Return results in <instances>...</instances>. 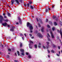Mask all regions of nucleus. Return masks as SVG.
<instances>
[{"label":"nucleus","mask_w":62,"mask_h":62,"mask_svg":"<svg viewBox=\"0 0 62 62\" xmlns=\"http://www.w3.org/2000/svg\"><path fill=\"white\" fill-rule=\"evenodd\" d=\"M47 44V45L46 46V49H48V47H49V43L48 42H46Z\"/></svg>","instance_id":"obj_4"},{"label":"nucleus","mask_w":62,"mask_h":62,"mask_svg":"<svg viewBox=\"0 0 62 62\" xmlns=\"http://www.w3.org/2000/svg\"><path fill=\"white\" fill-rule=\"evenodd\" d=\"M59 54H60V51H59Z\"/></svg>","instance_id":"obj_61"},{"label":"nucleus","mask_w":62,"mask_h":62,"mask_svg":"<svg viewBox=\"0 0 62 62\" xmlns=\"http://www.w3.org/2000/svg\"><path fill=\"white\" fill-rule=\"evenodd\" d=\"M16 24H19V23L18 22H17L16 23Z\"/></svg>","instance_id":"obj_49"},{"label":"nucleus","mask_w":62,"mask_h":62,"mask_svg":"<svg viewBox=\"0 0 62 62\" xmlns=\"http://www.w3.org/2000/svg\"><path fill=\"white\" fill-rule=\"evenodd\" d=\"M49 23H50V24H52V22H50V21H49Z\"/></svg>","instance_id":"obj_32"},{"label":"nucleus","mask_w":62,"mask_h":62,"mask_svg":"<svg viewBox=\"0 0 62 62\" xmlns=\"http://www.w3.org/2000/svg\"><path fill=\"white\" fill-rule=\"evenodd\" d=\"M25 36V37H26V34H25V33H24V34Z\"/></svg>","instance_id":"obj_53"},{"label":"nucleus","mask_w":62,"mask_h":62,"mask_svg":"<svg viewBox=\"0 0 62 62\" xmlns=\"http://www.w3.org/2000/svg\"><path fill=\"white\" fill-rule=\"evenodd\" d=\"M29 4H31L32 3V2L31 1H30L29 2Z\"/></svg>","instance_id":"obj_46"},{"label":"nucleus","mask_w":62,"mask_h":62,"mask_svg":"<svg viewBox=\"0 0 62 62\" xmlns=\"http://www.w3.org/2000/svg\"><path fill=\"white\" fill-rule=\"evenodd\" d=\"M16 2L17 3V4L18 5H19V1L18 0H15Z\"/></svg>","instance_id":"obj_7"},{"label":"nucleus","mask_w":62,"mask_h":62,"mask_svg":"<svg viewBox=\"0 0 62 62\" xmlns=\"http://www.w3.org/2000/svg\"><path fill=\"white\" fill-rule=\"evenodd\" d=\"M2 20H0V23H2Z\"/></svg>","instance_id":"obj_42"},{"label":"nucleus","mask_w":62,"mask_h":62,"mask_svg":"<svg viewBox=\"0 0 62 62\" xmlns=\"http://www.w3.org/2000/svg\"><path fill=\"white\" fill-rule=\"evenodd\" d=\"M54 29H55L54 28V27L52 28V30H53V31H54Z\"/></svg>","instance_id":"obj_27"},{"label":"nucleus","mask_w":62,"mask_h":62,"mask_svg":"<svg viewBox=\"0 0 62 62\" xmlns=\"http://www.w3.org/2000/svg\"><path fill=\"white\" fill-rule=\"evenodd\" d=\"M29 54H28V53H27V52L26 53V55H28Z\"/></svg>","instance_id":"obj_45"},{"label":"nucleus","mask_w":62,"mask_h":62,"mask_svg":"<svg viewBox=\"0 0 62 62\" xmlns=\"http://www.w3.org/2000/svg\"><path fill=\"white\" fill-rule=\"evenodd\" d=\"M24 5L25 7H26V5L24 4Z\"/></svg>","instance_id":"obj_63"},{"label":"nucleus","mask_w":62,"mask_h":62,"mask_svg":"<svg viewBox=\"0 0 62 62\" xmlns=\"http://www.w3.org/2000/svg\"><path fill=\"white\" fill-rule=\"evenodd\" d=\"M30 7L32 9H34V7L32 6H31Z\"/></svg>","instance_id":"obj_14"},{"label":"nucleus","mask_w":62,"mask_h":62,"mask_svg":"<svg viewBox=\"0 0 62 62\" xmlns=\"http://www.w3.org/2000/svg\"><path fill=\"white\" fill-rule=\"evenodd\" d=\"M48 9H49V10H50V8H48Z\"/></svg>","instance_id":"obj_59"},{"label":"nucleus","mask_w":62,"mask_h":62,"mask_svg":"<svg viewBox=\"0 0 62 62\" xmlns=\"http://www.w3.org/2000/svg\"><path fill=\"white\" fill-rule=\"evenodd\" d=\"M47 28H50V26H49V25H47Z\"/></svg>","instance_id":"obj_25"},{"label":"nucleus","mask_w":62,"mask_h":62,"mask_svg":"<svg viewBox=\"0 0 62 62\" xmlns=\"http://www.w3.org/2000/svg\"><path fill=\"white\" fill-rule=\"evenodd\" d=\"M37 36L40 38H42V35H41V34L40 33H38L37 34Z\"/></svg>","instance_id":"obj_3"},{"label":"nucleus","mask_w":62,"mask_h":62,"mask_svg":"<svg viewBox=\"0 0 62 62\" xmlns=\"http://www.w3.org/2000/svg\"><path fill=\"white\" fill-rule=\"evenodd\" d=\"M47 38H50V35L48 33H47Z\"/></svg>","instance_id":"obj_9"},{"label":"nucleus","mask_w":62,"mask_h":62,"mask_svg":"<svg viewBox=\"0 0 62 62\" xmlns=\"http://www.w3.org/2000/svg\"><path fill=\"white\" fill-rule=\"evenodd\" d=\"M18 19L19 20V23H22V22H21V19H20V18H19Z\"/></svg>","instance_id":"obj_15"},{"label":"nucleus","mask_w":62,"mask_h":62,"mask_svg":"<svg viewBox=\"0 0 62 62\" xmlns=\"http://www.w3.org/2000/svg\"><path fill=\"white\" fill-rule=\"evenodd\" d=\"M20 51L21 53H21V54L22 55H23H23H24V50L22 49H20Z\"/></svg>","instance_id":"obj_2"},{"label":"nucleus","mask_w":62,"mask_h":62,"mask_svg":"<svg viewBox=\"0 0 62 62\" xmlns=\"http://www.w3.org/2000/svg\"><path fill=\"white\" fill-rule=\"evenodd\" d=\"M38 24L39 26V27H40V24H39L38 23Z\"/></svg>","instance_id":"obj_47"},{"label":"nucleus","mask_w":62,"mask_h":62,"mask_svg":"<svg viewBox=\"0 0 62 62\" xmlns=\"http://www.w3.org/2000/svg\"><path fill=\"white\" fill-rule=\"evenodd\" d=\"M45 12H48V9H46Z\"/></svg>","instance_id":"obj_26"},{"label":"nucleus","mask_w":62,"mask_h":62,"mask_svg":"<svg viewBox=\"0 0 62 62\" xmlns=\"http://www.w3.org/2000/svg\"><path fill=\"white\" fill-rule=\"evenodd\" d=\"M48 40L49 41H50V39L48 38Z\"/></svg>","instance_id":"obj_57"},{"label":"nucleus","mask_w":62,"mask_h":62,"mask_svg":"<svg viewBox=\"0 0 62 62\" xmlns=\"http://www.w3.org/2000/svg\"><path fill=\"white\" fill-rule=\"evenodd\" d=\"M4 18H5V19H7V16H4Z\"/></svg>","instance_id":"obj_21"},{"label":"nucleus","mask_w":62,"mask_h":62,"mask_svg":"<svg viewBox=\"0 0 62 62\" xmlns=\"http://www.w3.org/2000/svg\"><path fill=\"white\" fill-rule=\"evenodd\" d=\"M29 35H30V37H31L32 36V34H30Z\"/></svg>","instance_id":"obj_51"},{"label":"nucleus","mask_w":62,"mask_h":62,"mask_svg":"<svg viewBox=\"0 0 62 62\" xmlns=\"http://www.w3.org/2000/svg\"><path fill=\"white\" fill-rule=\"evenodd\" d=\"M22 39L23 40H24V38H23V37H22Z\"/></svg>","instance_id":"obj_56"},{"label":"nucleus","mask_w":62,"mask_h":62,"mask_svg":"<svg viewBox=\"0 0 62 62\" xmlns=\"http://www.w3.org/2000/svg\"><path fill=\"white\" fill-rule=\"evenodd\" d=\"M55 17H56L55 16H53V19H55Z\"/></svg>","instance_id":"obj_22"},{"label":"nucleus","mask_w":62,"mask_h":62,"mask_svg":"<svg viewBox=\"0 0 62 62\" xmlns=\"http://www.w3.org/2000/svg\"><path fill=\"white\" fill-rule=\"evenodd\" d=\"M41 32H43L44 31V30H43V27L41 28Z\"/></svg>","instance_id":"obj_8"},{"label":"nucleus","mask_w":62,"mask_h":62,"mask_svg":"<svg viewBox=\"0 0 62 62\" xmlns=\"http://www.w3.org/2000/svg\"><path fill=\"white\" fill-rule=\"evenodd\" d=\"M43 49H46V47H45V46H43Z\"/></svg>","instance_id":"obj_30"},{"label":"nucleus","mask_w":62,"mask_h":62,"mask_svg":"<svg viewBox=\"0 0 62 62\" xmlns=\"http://www.w3.org/2000/svg\"><path fill=\"white\" fill-rule=\"evenodd\" d=\"M60 43H61V45H62V42H61V40H60Z\"/></svg>","instance_id":"obj_52"},{"label":"nucleus","mask_w":62,"mask_h":62,"mask_svg":"<svg viewBox=\"0 0 62 62\" xmlns=\"http://www.w3.org/2000/svg\"><path fill=\"white\" fill-rule=\"evenodd\" d=\"M51 52H52V53H54V51H53V50H52L51 51Z\"/></svg>","instance_id":"obj_29"},{"label":"nucleus","mask_w":62,"mask_h":62,"mask_svg":"<svg viewBox=\"0 0 62 62\" xmlns=\"http://www.w3.org/2000/svg\"><path fill=\"white\" fill-rule=\"evenodd\" d=\"M36 20H37V22H38V18H36Z\"/></svg>","instance_id":"obj_54"},{"label":"nucleus","mask_w":62,"mask_h":62,"mask_svg":"<svg viewBox=\"0 0 62 62\" xmlns=\"http://www.w3.org/2000/svg\"><path fill=\"white\" fill-rule=\"evenodd\" d=\"M17 54L18 55V56H19L20 55V54L19 53V52L18 51H17Z\"/></svg>","instance_id":"obj_20"},{"label":"nucleus","mask_w":62,"mask_h":62,"mask_svg":"<svg viewBox=\"0 0 62 62\" xmlns=\"http://www.w3.org/2000/svg\"><path fill=\"white\" fill-rule=\"evenodd\" d=\"M60 34L61 36V37L62 39V32H61V30H60Z\"/></svg>","instance_id":"obj_10"},{"label":"nucleus","mask_w":62,"mask_h":62,"mask_svg":"<svg viewBox=\"0 0 62 62\" xmlns=\"http://www.w3.org/2000/svg\"><path fill=\"white\" fill-rule=\"evenodd\" d=\"M27 5L28 7H29V4H27Z\"/></svg>","instance_id":"obj_36"},{"label":"nucleus","mask_w":62,"mask_h":62,"mask_svg":"<svg viewBox=\"0 0 62 62\" xmlns=\"http://www.w3.org/2000/svg\"><path fill=\"white\" fill-rule=\"evenodd\" d=\"M2 25H3V26H6L7 25V23H3L2 24Z\"/></svg>","instance_id":"obj_6"},{"label":"nucleus","mask_w":62,"mask_h":62,"mask_svg":"<svg viewBox=\"0 0 62 62\" xmlns=\"http://www.w3.org/2000/svg\"><path fill=\"white\" fill-rule=\"evenodd\" d=\"M58 49H60V46H58Z\"/></svg>","instance_id":"obj_34"},{"label":"nucleus","mask_w":62,"mask_h":62,"mask_svg":"<svg viewBox=\"0 0 62 62\" xmlns=\"http://www.w3.org/2000/svg\"><path fill=\"white\" fill-rule=\"evenodd\" d=\"M14 0H11V2L12 3V4H13V3H14Z\"/></svg>","instance_id":"obj_13"},{"label":"nucleus","mask_w":62,"mask_h":62,"mask_svg":"<svg viewBox=\"0 0 62 62\" xmlns=\"http://www.w3.org/2000/svg\"><path fill=\"white\" fill-rule=\"evenodd\" d=\"M28 57L29 58H31V56H30V55H29V56Z\"/></svg>","instance_id":"obj_39"},{"label":"nucleus","mask_w":62,"mask_h":62,"mask_svg":"<svg viewBox=\"0 0 62 62\" xmlns=\"http://www.w3.org/2000/svg\"><path fill=\"white\" fill-rule=\"evenodd\" d=\"M0 19H3V16H0Z\"/></svg>","instance_id":"obj_17"},{"label":"nucleus","mask_w":62,"mask_h":62,"mask_svg":"<svg viewBox=\"0 0 62 62\" xmlns=\"http://www.w3.org/2000/svg\"><path fill=\"white\" fill-rule=\"evenodd\" d=\"M60 24L61 25H62V22H61Z\"/></svg>","instance_id":"obj_41"},{"label":"nucleus","mask_w":62,"mask_h":62,"mask_svg":"<svg viewBox=\"0 0 62 62\" xmlns=\"http://www.w3.org/2000/svg\"><path fill=\"white\" fill-rule=\"evenodd\" d=\"M48 22V19H46V22Z\"/></svg>","instance_id":"obj_37"},{"label":"nucleus","mask_w":62,"mask_h":62,"mask_svg":"<svg viewBox=\"0 0 62 62\" xmlns=\"http://www.w3.org/2000/svg\"><path fill=\"white\" fill-rule=\"evenodd\" d=\"M31 38L32 39H33V38H34V37H31Z\"/></svg>","instance_id":"obj_58"},{"label":"nucleus","mask_w":62,"mask_h":62,"mask_svg":"<svg viewBox=\"0 0 62 62\" xmlns=\"http://www.w3.org/2000/svg\"><path fill=\"white\" fill-rule=\"evenodd\" d=\"M22 43H20V47H22Z\"/></svg>","instance_id":"obj_18"},{"label":"nucleus","mask_w":62,"mask_h":62,"mask_svg":"<svg viewBox=\"0 0 62 62\" xmlns=\"http://www.w3.org/2000/svg\"><path fill=\"white\" fill-rule=\"evenodd\" d=\"M3 15H4V16H5V15L6 14H5V13H3Z\"/></svg>","instance_id":"obj_50"},{"label":"nucleus","mask_w":62,"mask_h":62,"mask_svg":"<svg viewBox=\"0 0 62 62\" xmlns=\"http://www.w3.org/2000/svg\"><path fill=\"white\" fill-rule=\"evenodd\" d=\"M7 25L8 26V27H9L10 26H9V25H8V24H7Z\"/></svg>","instance_id":"obj_44"},{"label":"nucleus","mask_w":62,"mask_h":62,"mask_svg":"<svg viewBox=\"0 0 62 62\" xmlns=\"http://www.w3.org/2000/svg\"><path fill=\"white\" fill-rule=\"evenodd\" d=\"M56 55H57V56H59V55L58 54H56Z\"/></svg>","instance_id":"obj_43"},{"label":"nucleus","mask_w":62,"mask_h":62,"mask_svg":"<svg viewBox=\"0 0 62 62\" xmlns=\"http://www.w3.org/2000/svg\"><path fill=\"white\" fill-rule=\"evenodd\" d=\"M8 19H6L5 20V22H8Z\"/></svg>","instance_id":"obj_35"},{"label":"nucleus","mask_w":62,"mask_h":62,"mask_svg":"<svg viewBox=\"0 0 62 62\" xmlns=\"http://www.w3.org/2000/svg\"><path fill=\"white\" fill-rule=\"evenodd\" d=\"M48 57H50V56L49 55H48Z\"/></svg>","instance_id":"obj_62"},{"label":"nucleus","mask_w":62,"mask_h":62,"mask_svg":"<svg viewBox=\"0 0 62 62\" xmlns=\"http://www.w3.org/2000/svg\"><path fill=\"white\" fill-rule=\"evenodd\" d=\"M27 27L29 26V28L30 31V32L32 33V30H33V27L32 26V25L29 23V22H28L27 23Z\"/></svg>","instance_id":"obj_1"},{"label":"nucleus","mask_w":62,"mask_h":62,"mask_svg":"<svg viewBox=\"0 0 62 62\" xmlns=\"http://www.w3.org/2000/svg\"><path fill=\"white\" fill-rule=\"evenodd\" d=\"M30 43H33V42L31 40H30Z\"/></svg>","instance_id":"obj_33"},{"label":"nucleus","mask_w":62,"mask_h":62,"mask_svg":"<svg viewBox=\"0 0 62 62\" xmlns=\"http://www.w3.org/2000/svg\"><path fill=\"white\" fill-rule=\"evenodd\" d=\"M50 32L51 34V36L52 38H54V36L53 35V34L52 33V31H51Z\"/></svg>","instance_id":"obj_5"},{"label":"nucleus","mask_w":62,"mask_h":62,"mask_svg":"<svg viewBox=\"0 0 62 62\" xmlns=\"http://www.w3.org/2000/svg\"><path fill=\"white\" fill-rule=\"evenodd\" d=\"M14 61L15 62H19L17 60H14Z\"/></svg>","instance_id":"obj_24"},{"label":"nucleus","mask_w":62,"mask_h":62,"mask_svg":"<svg viewBox=\"0 0 62 62\" xmlns=\"http://www.w3.org/2000/svg\"><path fill=\"white\" fill-rule=\"evenodd\" d=\"M41 45V44H40V43H39L38 44V47L39 48H40V46H39V45Z\"/></svg>","instance_id":"obj_11"},{"label":"nucleus","mask_w":62,"mask_h":62,"mask_svg":"<svg viewBox=\"0 0 62 62\" xmlns=\"http://www.w3.org/2000/svg\"><path fill=\"white\" fill-rule=\"evenodd\" d=\"M57 32H59V30H57Z\"/></svg>","instance_id":"obj_60"},{"label":"nucleus","mask_w":62,"mask_h":62,"mask_svg":"<svg viewBox=\"0 0 62 62\" xmlns=\"http://www.w3.org/2000/svg\"><path fill=\"white\" fill-rule=\"evenodd\" d=\"M52 46H53V47H54L55 46L54 45V44H53V43H52Z\"/></svg>","instance_id":"obj_31"},{"label":"nucleus","mask_w":62,"mask_h":62,"mask_svg":"<svg viewBox=\"0 0 62 62\" xmlns=\"http://www.w3.org/2000/svg\"><path fill=\"white\" fill-rule=\"evenodd\" d=\"M47 51L48 53H50V51H49V50H47Z\"/></svg>","instance_id":"obj_48"},{"label":"nucleus","mask_w":62,"mask_h":62,"mask_svg":"<svg viewBox=\"0 0 62 62\" xmlns=\"http://www.w3.org/2000/svg\"><path fill=\"white\" fill-rule=\"evenodd\" d=\"M20 35H21V36H23V34H20Z\"/></svg>","instance_id":"obj_64"},{"label":"nucleus","mask_w":62,"mask_h":62,"mask_svg":"<svg viewBox=\"0 0 62 62\" xmlns=\"http://www.w3.org/2000/svg\"><path fill=\"white\" fill-rule=\"evenodd\" d=\"M54 24L55 25H57V23H56L55 22H54Z\"/></svg>","instance_id":"obj_19"},{"label":"nucleus","mask_w":62,"mask_h":62,"mask_svg":"<svg viewBox=\"0 0 62 62\" xmlns=\"http://www.w3.org/2000/svg\"><path fill=\"white\" fill-rule=\"evenodd\" d=\"M34 47H35V48H37V45H34Z\"/></svg>","instance_id":"obj_16"},{"label":"nucleus","mask_w":62,"mask_h":62,"mask_svg":"<svg viewBox=\"0 0 62 62\" xmlns=\"http://www.w3.org/2000/svg\"><path fill=\"white\" fill-rule=\"evenodd\" d=\"M8 51H11V49H8Z\"/></svg>","instance_id":"obj_40"},{"label":"nucleus","mask_w":62,"mask_h":62,"mask_svg":"<svg viewBox=\"0 0 62 62\" xmlns=\"http://www.w3.org/2000/svg\"><path fill=\"white\" fill-rule=\"evenodd\" d=\"M7 56L8 58H9V55H7Z\"/></svg>","instance_id":"obj_38"},{"label":"nucleus","mask_w":62,"mask_h":62,"mask_svg":"<svg viewBox=\"0 0 62 62\" xmlns=\"http://www.w3.org/2000/svg\"><path fill=\"white\" fill-rule=\"evenodd\" d=\"M29 45L30 46L29 47L30 48H31V49L32 47L31 46H30V44H29Z\"/></svg>","instance_id":"obj_28"},{"label":"nucleus","mask_w":62,"mask_h":62,"mask_svg":"<svg viewBox=\"0 0 62 62\" xmlns=\"http://www.w3.org/2000/svg\"><path fill=\"white\" fill-rule=\"evenodd\" d=\"M10 30V31H14V29H11Z\"/></svg>","instance_id":"obj_23"},{"label":"nucleus","mask_w":62,"mask_h":62,"mask_svg":"<svg viewBox=\"0 0 62 62\" xmlns=\"http://www.w3.org/2000/svg\"><path fill=\"white\" fill-rule=\"evenodd\" d=\"M9 17H10V14L9 13H7Z\"/></svg>","instance_id":"obj_12"},{"label":"nucleus","mask_w":62,"mask_h":62,"mask_svg":"<svg viewBox=\"0 0 62 62\" xmlns=\"http://www.w3.org/2000/svg\"><path fill=\"white\" fill-rule=\"evenodd\" d=\"M6 20H5L4 19H3V20L4 21H5Z\"/></svg>","instance_id":"obj_55"}]
</instances>
